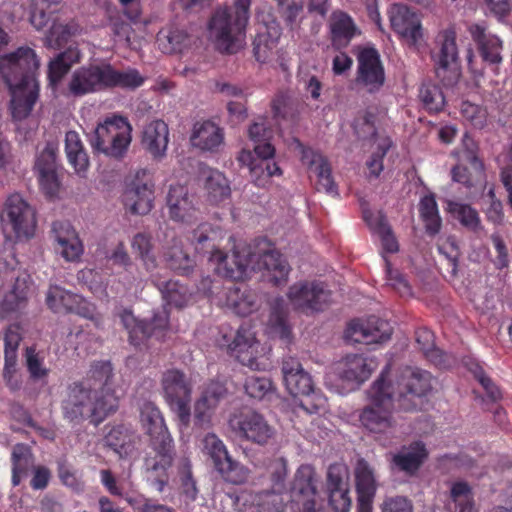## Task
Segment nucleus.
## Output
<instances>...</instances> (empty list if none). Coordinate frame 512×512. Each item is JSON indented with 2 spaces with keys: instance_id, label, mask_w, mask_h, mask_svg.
<instances>
[{
  "instance_id": "27",
  "label": "nucleus",
  "mask_w": 512,
  "mask_h": 512,
  "mask_svg": "<svg viewBox=\"0 0 512 512\" xmlns=\"http://www.w3.org/2000/svg\"><path fill=\"white\" fill-rule=\"evenodd\" d=\"M120 318L129 333L131 344L135 346H139L142 341L153 335L160 339L162 331L168 327V313L166 309L155 313L149 326L137 320L129 310L123 311Z\"/></svg>"
},
{
  "instance_id": "13",
  "label": "nucleus",
  "mask_w": 512,
  "mask_h": 512,
  "mask_svg": "<svg viewBox=\"0 0 512 512\" xmlns=\"http://www.w3.org/2000/svg\"><path fill=\"white\" fill-rule=\"evenodd\" d=\"M220 288L218 282L207 277L202 280L199 290L209 295L216 304L225 306L238 315L245 316L253 311L256 298L253 293L247 290L241 291L232 282L225 286L221 292L218 291Z\"/></svg>"
},
{
  "instance_id": "39",
  "label": "nucleus",
  "mask_w": 512,
  "mask_h": 512,
  "mask_svg": "<svg viewBox=\"0 0 512 512\" xmlns=\"http://www.w3.org/2000/svg\"><path fill=\"white\" fill-rule=\"evenodd\" d=\"M314 469L311 465H301L295 475L293 484V493L299 498H303L302 504L305 512H315L314 497L316 488L313 484ZM298 502L301 499H297Z\"/></svg>"
},
{
  "instance_id": "19",
  "label": "nucleus",
  "mask_w": 512,
  "mask_h": 512,
  "mask_svg": "<svg viewBox=\"0 0 512 512\" xmlns=\"http://www.w3.org/2000/svg\"><path fill=\"white\" fill-rule=\"evenodd\" d=\"M437 43L440 47L435 59L437 76L445 85H453L460 78L455 31L451 28L441 31L437 36Z\"/></svg>"
},
{
  "instance_id": "62",
  "label": "nucleus",
  "mask_w": 512,
  "mask_h": 512,
  "mask_svg": "<svg viewBox=\"0 0 512 512\" xmlns=\"http://www.w3.org/2000/svg\"><path fill=\"white\" fill-rule=\"evenodd\" d=\"M25 361L30 377L34 381H41L47 377L49 369L44 365V357L34 348L26 349Z\"/></svg>"
},
{
  "instance_id": "42",
  "label": "nucleus",
  "mask_w": 512,
  "mask_h": 512,
  "mask_svg": "<svg viewBox=\"0 0 512 512\" xmlns=\"http://www.w3.org/2000/svg\"><path fill=\"white\" fill-rule=\"evenodd\" d=\"M190 43V35L183 28L175 25L164 27L157 35L158 47L166 54L182 52Z\"/></svg>"
},
{
  "instance_id": "51",
  "label": "nucleus",
  "mask_w": 512,
  "mask_h": 512,
  "mask_svg": "<svg viewBox=\"0 0 512 512\" xmlns=\"http://www.w3.org/2000/svg\"><path fill=\"white\" fill-rule=\"evenodd\" d=\"M12 483L18 486L27 476L28 470L33 466L30 449L24 444H18L12 452Z\"/></svg>"
},
{
  "instance_id": "36",
  "label": "nucleus",
  "mask_w": 512,
  "mask_h": 512,
  "mask_svg": "<svg viewBox=\"0 0 512 512\" xmlns=\"http://www.w3.org/2000/svg\"><path fill=\"white\" fill-rule=\"evenodd\" d=\"M141 143L153 158H163L169 143L168 125L162 120L150 121L143 128Z\"/></svg>"
},
{
  "instance_id": "28",
  "label": "nucleus",
  "mask_w": 512,
  "mask_h": 512,
  "mask_svg": "<svg viewBox=\"0 0 512 512\" xmlns=\"http://www.w3.org/2000/svg\"><path fill=\"white\" fill-rule=\"evenodd\" d=\"M67 89L74 97L105 89L104 64L83 66L74 70L69 76Z\"/></svg>"
},
{
  "instance_id": "24",
  "label": "nucleus",
  "mask_w": 512,
  "mask_h": 512,
  "mask_svg": "<svg viewBox=\"0 0 512 512\" xmlns=\"http://www.w3.org/2000/svg\"><path fill=\"white\" fill-rule=\"evenodd\" d=\"M357 62V84L368 92L380 89L385 81V72L378 51L374 47L360 49Z\"/></svg>"
},
{
  "instance_id": "29",
  "label": "nucleus",
  "mask_w": 512,
  "mask_h": 512,
  "mask_svg": "<svg viewBox=\"0 0 512 512\" xmlns=\"http://www.w3.org/2000/svg\"><path fill=\"white\" fill-rule=\"evenodd\" d=\"M301 152V162L311 173L317 177V189L329 195H337V189L333 181L330 167L325 158L318 152L305 148L298 143Z\"/></svg>"
},
{
  "instance_id": "47",
  "label": "nucleus",
  "mask_w": 512,
  "mask_h": 512,
  "mask_svg": "<svg viewBox=\"0 0 512 512\" xmlns=\"http://www.w3.org/2000/svg\"><path fill=\"white\" fill-rule=\"evenodd\" d=\"M419 213L426 232L432 236L438 234L442 226V218L433 194H427L420 199Z\"/></svg>"
},
{
  "instance_id": "3",
  "label": "nucleus",
  "mask_w": 512,
  "mask_h": 512,
  "mask_svg": "<svg viewBox=\"0 0 512 512\" xmlns=\"http://www.w3.org/2000/svg\"><path fill=\"white\" fill-rule=\"evenodd\" d=\"M38 67L39 59L28 47L0 56V74L11 91V112L15 120L26 118L36 103L39 84L34 71Z\"/></svg>"
},
{
  "instance_id": "7",
  "label": "nucleus",
  "mask_w": 512,
  "mask_h": 512,
  "mask_svg": "<svg viewBox=\"0 0 512 512\" xmlns=\"http://www.w3.org/2000/svg\"><path fill=\"white\" fill-rule=\"evenodd\" d=\"M389 373L390 366H387L368 389V404L359 416L361 424L374 434L387 433L393 427L391 413L397 400Z\"/></svg>"
},
{
  "instance_id": "33",
  "label": "nucleus",
  "mask_w": 512,
  "mask_h": 512,
  "mask_svg": "<svg viewBox=\"0 0 512 512\" xmlns=\"http://www.w3.org/2000/svg\"><path fill=\"white\" fill-rule=\"evenodd\" d=\"M105 442L121 459L135 460L138 457V435L128 426L116 425L110 429Z\"/></svg>"
},
{
  "instance_id": "11",
  "label": "nucleus",
  "mask_w": 512,
  "mask_h": 512,
  "mask_svg": "<svg viewBox=\"0 0 512 512\" xmlns=\"http://www.w3.org/2000/svg\"><path fill=\"white\" fill-rule=\"evenodd\" d=\"M132 141V126L126 117L112 115L100 122L90 135L92 148L112 157H122Z\"/></svg>"
},
{
  "instance_id": "60",
  "label": "nucleus",
  "mask_w": 512,
  "mask_h": 512,
  "mask_svg": "<svg viewBox=\"0 0 512 512\" xmlns=\"http://www.w3.org/2000/svg\"><path fill=\"white\" fill-rule=\"evenodd\" d=\"M419 96L424 107L431 112L440 111L445 104L443 92L438 86L433 84L423 85Z\"/></svg>"
},
{
  "instance_id": "55",
  "label": "nucleus",
  "mask_w": 512,
  "mask_h": 512,
  "mask_svg": "<svg viewBox=\"0 0 512 512\" xmlns=\"http://www.w3.org/2000/svg\"><path fill=\"white\" fill-rule=\"evenodd\" d=\"M216 470L221 474L226 482L231 484L240 485L248 481L250 471L247 467L234 461L231 456L226 458Z\"/></svg>"
},
{
  "instance_id": "38",
  "label": "nucleus",
  "mask_w": 512,
  "mask_h": 512,
  "mask_svg": "<svg viewBox=\"0 0 512 512\" xmlns=\"http://www.w3.org/2000/svg\"><path fill=\"white\" fill-rule=\"evenodd\" d=\"M329 30L332 44L336 48L346 47L360 33L352 17L340 10L331 14Z\"/></svg>"
},
{
  "instance_id": "37",
  "label": "nucleus",
  "mask_w": 512,
  "mask_h": 512,
  "mask_svg": "<svg viewBox=\"0 0 512 512\" xmlns=\"http://www.w3.org/2000/svg\"><path fill=\"white\" fill-rule=\"evenodd\" d=\"M362 214L371 232L379 238L383 250L388 253L397 252L398 242L382 212L363 207Z\"/></svg>"
},
{
  "instance_id": "30",
  "label": "nucleus",
  "mask_w": 512,
  "mask_h": 512,
  "mask_svg": "<svg viewBox=\"0 0 512 512\" xmlns=\"http://www.w3.org/2000/svg\"><path fill=\"white\" fill-rule=\"evenodd\" d=\"M52 231L56 242V251L66 261L79 260L84 248L74 227L69 222L58 221L53 223Z\"/></svg>"
},
{
  "instance_id": "2",
  "label": "nucleus",
  "mask_w": 512,
  "mask_h": 512,
  "mask_svg": "<svg viewBox=\"0 0 512 512\" xmlns=\"http://www.w3.org/2000/svg\"><path fill=\"white\" fill-rule=\"evenodd\" d=\"M209 263L218 276L243 280L253 272L260 271L265 280L275 285L285 283L290 272V266L280 253L273 250L253 251L246 244L235 245L231 257L220 250H213Z\"/></svg>"
},
{
  "instance_id": "34",
  "label": "nucleus",
  "mask_w": 512,
  "mask_h": 512,
  "mask_svg": "<svg viewBox=\"0 0 512 512\" xmlns=\"http://www.w3.org/2000/svg\"><path fill=\"white\" fill-rule=\"evenodd\" d=\"M191 145L204 152H217L224 143L223 129L213 121H198L190 135Z\"/></svg>"
},
{
  "instance_id": "41",
  "label": "nucleus",
  "mask_w": 512,
  "mask_h": 512,
  "mask_svg": "<svg viewBox=\"0 0 512 512\" xmlns=\"http://www.w3.org/2000/svg\"><path fill=\"white\" fill-rule=\"evenodd\" d=\"M428 457V450L425 445L416 441L408 446H404L393 457V463L401 471L408 474H414Z\"/></svg>"
},
{
  "instance_id": "10",
  "label": "nucleus",
  "mask_w": 512,
  "mask_h": 512,
  "mask_svg": "<svg viewBox=\"0 0 512 512\" xmlns=\"http://www.w3.org/2000/svg\"><path fill=\"white\" fill-rule=\"evenodd\" d=\"M0 221L8 241H28L36 233V210L20 193L14 192L6 197Z\"/></svg>"
},
{
  "instance_id": "9",
  "label": "nucleus",
  "mask_w": 512,
  "mask_h": 512,
  "mask_svg": "<svg viewBox=\"0 0 512 512\" xmlns=\"http://www.w3.org/2000/svg\"><path fill=\"white\" fill-rule=\"evenodd\" d=\"M269 134L264 123L251 125L248 135L254 142V151L258 158L249 150H242L238 156L239 162L249 168L251 179L258 187H266L271 177L282 174L277 163L269 161L275 154V148L268 142Z\"/></svg>"
},
{
  "instance_id": "1",
  "label": "nucleus",
  "mask_w": 512,
  "mask_h": 512,
  "mask_svg": "<svg viewBox=\"0 0 512 512\" xmlns=\"http://www.w3.org/2000/svg\"><path fill=\"white\" fill-rule=\"evenodd\" d=\"M123 394L124 389L113 373L111 363L95 362L89 370L86 386L74 383L69 387L63 411L70 420L89 415L98 424L118 409Z\"/></svg>"
},
{
  "instance_id": "31",
  "label": "nucleus",
  "mask_w": 512,
  "mask_h": 512,
  "mask_svg": "<svg viewBox=\"0 0 512 512\" xmlns=\"http://www.w3.org/2000/svg\"><path fill=\"white\" fill-rule=\"evenodd\" d=\"M35 171L37 172L41 189L48 196H55L59 190L60 183L57 175L56 150L52 145L46 146L37 156Z\"/></svg>"
},
{
  "instance_id": "53",
  "label": "nucleus",
  "mask_w": 512,
  "mask_h": 512,
  "mask_svg": "<svg viewBox=\"0 0 512 512\" xmlns=\"http://www.w3.org/2000/svg\"><path fill=\"white\" fill-rule=\"evenodd\" d=\"M284 300L277 298L272 306V312L267 327V333L271 337H277L282 340H288L290 336V328L285 320Z\"/></svg>"
},
{
  "instance_id": "40",
  "label": "nucleus",
  "mask_w": 512,
  "mask_h": 512,
  "mask_svg": "<svg viewBox=\"0 0 512 512\" xmlns=\"http://www.w3.org/2000/svg\"><path fill=\"white\" fill-rule=\"evenodd\" d=\"M469 32L473 40L478 43L485 61L501 62L502 43L496 35L487 33L485 25L479 23L470 25Z\"/></svg>"
},
{
  "instance_id": "5",
  "label": "nucleus",
  "mask_w": 512,
  "mask_h": 512,
  "mask_svg": "<svg viewBox=\"0 0 512 512\" xmlns=\"http://www.w3.org/2000/svg\"><path fill=\"white\" fill-rule=\"evenodd\" d=\"M250 4L251 0H234L233 12L227 8L215 11L208 25V37L218 50L236 53L244 46Z\"/></svg>"
},
{
  "instance_id": "15",
  "label": "nucleus",
  "mask_w": 512,
  "mask_h": 512,
  "mask_svg": "<svg viewBox=\"0 0 512 512\" xmlns=\"http://www.w3.org/2000/svg\"><path fill=\"white\" fill-rule=\"evenodd\" d=\"M432 377L427 371L406 367L396 379V400L399 408L412 409L416 406L414 398L425 396L432 387Z\"/></svg>"
},
{
  "instance_id": "50",
  "label": "nucleus",
  "mask_w": 512,
  "mask_h": 512,
  "mask_svg": "<svg viewBox=\"0 0 512 512\" xmlns=\"http://www.w3.org/2000/svg\"><path fill=\"white\" fill-rule=\"evenodd\" d=\"M391 147V140L384 134L374 133L371 138L372 154L367 161L369 174L378 177L383 170V158Z\"/></svg>"
},
{
  "instance_id": "32",
  "label": "nucleus",
  "mask_w": 512,
  "mask_h": 512,
  "mask_svg": "<svg viewBox=\"0 0 512 512\" xmlns=\"http://www.w3.org/2000/svg\"><path fill=\"white\" fill-rule=\"evenodd\" d=\"M226 394L221 382H211L194 405V423L200 428L208 427L219 401Z\"/></svg>"
},
{
  "instance_id": "43",
  "label": "nucleus",
  "mask_w": 512,
  "mask_h": 512,
  "mask_svg": "<svg viewBox=\"0 0 512 512\" xmlns=\"http://www.w3.org/2000/svg\"><path fill=\"white\" fill-rule=\"evenodd\" d=\"M445 202L446 211L455 219H457L462 226L476 234H481L484 232L481 218L475 208L469 204L451 199H447Z\"/></svg>"
},
{
  "instance_id": "45",
  "label": "nucleus",
  "mask_w": 512,
  "mask_h": 512,
  "mask_svg": "<svg viewBox=\"0 0 512 512\" xmlns=\"http://www.w3.org/2000/svg\"><path fill=\"white\" fill-rule=\"evenodd\" d=\"M65 152L68 161L75 169V172L84 176L89 167V159L77 132L68 131L66 133Z\"/></svg>"
},
{
  "instance_id": "54",
  "label": "nucleus",
  "mask_w": 512,
  "mask_h": 512,
  "mask_svg": "<svg viewBox=\"0 0 512 512\" xmlns=\"http://www.w3.org/2000/svg\"><path fill=\"white\" fill-rule=\"evenodd\" d=\"M58 9L59 3L57 1L32 0L31 24L38 30L44 28Z\"/></svg>"
},
{
  "instance_id": "21",
  "label": "nucleus",
  "mask_w": 512,
  "mask_h": 512,
  "mask_svg": "<svg viewBox=\"0 0 512 512\" xmlns=\"http://www.w3.org/2000/svg\"><path fill=\"white\" fill-rule=\"evenodd\" d=\"M387 15L391 29L409 45H416L423 37L420 16L409 6L394 3L389 6Z\"/></svg>"
},
{
  "instance_id": "6",
  "label": "nucleus",
  "mask_w": 512,
  "mask_h": 512,
  "mask_svg": "<svg viewBox=\"0 0 512 512\" xmlns=\"http://www.w3.org/2000/svg\"><path fill=\"white\" fill-rule=\"evenodd\" d=\"M250 4L251 0H234L233 12L227 8L215 11L208 25V37L218 50L236 53L244 46Z\"/></svg>"
},
{
  "instance_id": "56",
  "label": "nucleus",
  "mask_w": 512,
  "mask_h": 512,
  "mask_svg": "<svg viewBox=\"0 0 512 512\" xmlns=\"http://www.w3.org/2000/svg\"><path fill=\"white\" fill-rule=\"evenodd\" d=\"M357 494H375L377 485L373 469L363 460H358L355 467Z\"/></svg>"
},
{
  "instance_id": "23",
  "label": "nucleus",
  "mask_w": 512,
  "mask_h": 512,
  "mask_svg": "<svg viewBox=\"0 0 512 512\" xmlns=\"http://www.w3.org/2000/svg\"><path fill=\"white\" fill-rule=\"evenodd\" d=\"M145 175V170H138L122 194L123 205L132 214L145 215L153 207V185L144 179Z\"/></svg>"
},
{
  "instance_id": "16",
  "label": "nucleus",
  "mask_w": 512,
  "mask_h": 512,
  "mask_svg": "<svg viewBox=\"0 0 512 512\" xmlns=\"http://www.w3.org/2000/svg\"><path fill=\"white\" fill-rule=\"evenodd\" d=\"M290 304L304 313L323 310L330 302V291L319 281H300L289 288Z\"/></svg>"
},
{
  "instance_id": "20",
  "label": "nucleus",
  "mask_w": 512,
  "mask_h": 512,
  "mask_svg": "<svg viewBox=\"0 0 512 512\" xmlns=\"http://www.w3.org/2000/svg\"><path fill=\"white\" fill-rule=\"evenodd\" d=\"M391 334L392 327L389 322L371 316L352 320L345 330V339L352 343L372 345L388 341Z\"/></svg>"
},
{
  "instance_id": "57",
  "label": "nucleus",
  "mask_w": 512,
  "mask_h": 512,
  "mask_svg": "<svg viewBox=\"0 0 512 512\" xmlns=\"http://www.w3.org/2000/svg\"><path fill=\"white\" fill-rule=\"evenodd\" d=\"M77 31L78 26L75 23L62 24L54 20L46 35L45 42L51 48H59L67 43L69 38Z\"/></svg>"
},
{
  "instance_id": "49",
  "label": "nucleus",
  "mask_w": 512,
  "mask_h": 512,
  "mask_svg": "<svg viewBox=\"0 0 512 512\" xmlns=\"http://www.w3.org/2000/svg\"><path fill=\"white\" fill-rule=\"evenodd\" d=\"M155 285L168 305L180 308L187 305L191 300L192 294L187 287L177 281L170 280L164 282L155 280Z\"/></svg>"
},
{
  "instance_id": "8",
  "label": "nucleus",
  "mask_w": 512,
  "mask_h": 512,
  "mask_svg": "<svg viewBox=\"0 0 512 512\" xmlns=\"http://www.w3.org/2000/svg\"><path fill=\"white\" fill-rule=\"evenodd\" d=\"M282 375L287 391L294 397L295 411L306 414L324 410L326 397L315 389L311 375L298 359L287 357L282 362Z\"/></svg>"
},
{
  "instance_id": "14",
  "label": "nucleus",
  "mask_w": 512,
  "mask_h": 512,
  "mask_svg": "<svg viewBox=\"0 0 512 512\" xmlns=\"http://www.w3.org/2000/svg\"><path fill=\"white\" fill-rule=\"evenodd\" d=\"M227 346L242 365L252 370H265L268 367V350L256 340L255 332L250 325L243 324L234 340Z\"/></svg>"
},
{
  "instance_id": "4",
  "label": "nucleus",
  "mask_w": 512,
  "mask_h": 512,
  "mask_svg": "<svg viewBox=\"0 0 512 512\" xmlns=\"http://www.w3.org/2000/svg\"><path fill=\"white\" fill-rule=\"evenodd\" d=\"M141 426L150 437L154 457L145 459V467L149 473V480L156 490L163 491L168 480V469L174 459L173 438L165 423L159 408L152 402H144L140 407Z\"/></svg>"
},
{
  "instance_id": "46",
  "label": "nucleus",
  "mask_w": 512,
  "mask_h": 512,
  "mask_svg": "<svg viewBox=\"0 0 512 512\" xmlns=\"http://www.w3.org/2000/svg\"><path fill=\"white\" fill-rule=\"evenodd\" d=\"M82 55L78 48H68L66 51L60 53L49 64L48 78L50 85L56 86L62 77L67 73L69 68L79 62Z\"/></svg>"
},
{
  "instance_id": "22",
  "label": "nucleus",
  "mask_w": 512,
  "mask_h": 512,
  "mask_svg": "<svg viewBox=\"0 0 512 512\" xmlns=\"http://www.w3.org/2000/svg\"><path fill=\"white\" fill-rule=\"evenodd\" d=\"M378 367L374 358L350 354L333 366V374L341 380L349 390L359 387Z\"/></svg>"
},
{
  "instance_id": "25",
  "label": "nucleus",
  "mask_w": 512,
  "mask_h": 512,
  "mask_svg": "<svg viewBox=\"0 0 512 512\" xmlns=\"http://www.w3.org/2000/svg\"><path fill=\"white\" fill-rule=\"evenodd\" d=\"M166 206L170 219L184 226L193 225L198 218V210L194 198L188 193L186 186L170 184L166 197Z\"/></svg>"
},
{
  "instance_id": "58",
  "label": "nucleus",
  "mask_w": 512,
  "mask_h": 512,
  "mask_svg": "<svg viewBox=\"0 0 512 512\" xmlns=\"http://www.w3.org/2000/svg\"><path fill=\"white\" fill-rule=\"evenodd\" d=\"M131 246L133 251L138 253L147 272H151L156 267V260L151 254L150 238L143 233H138L133 237Z\"/></svg>"
},
{
  "instance_id": "18",
  "label": "nucleus",
  "mask_w": 512,
  "mask_h": 512,
  "mask_svg": "<svg viewBox=\"0 0 512 512\" xmlns=\"http://www.w3.org/2000/svg\"><path fill=\"white\" fill-rule=\"evenodd\" d=\"M229 425L238 436L258 445L267 444L275 434L274 428L255 411H243L229 420Z\"/></svg>"
},
{
  "instance_id": "12",
  "label": "nucleus",
  "mask_w": 512,
  "mask_h": 512,
  "mask_svg": "<svg viewBox=\"0 0 512 512\" xmlns=\"http://www.w3.org/2000/svg\"><path fill=\"white\" fill-rule=\"evenodd\" d=\"M163 395L170 410L179 420V428H187L190 422L192 385L185 374L177 369L167 370L162 376Z\"/></svg>"
},
{
  "instance_id": "48",
  "label": "nucleus",
  "mask_w": 512,
  "mask_h": 512,
  "mask_svg": "<svg viewBox=\"0 0 512 512\" xmlns=\"http://www.w3.org/2000/svg\"><path fill=\"white\" fill-rule=\"evenodd\" d=\"M207 197L212 203H219L230 195V187L223 173L207 169L203 172Z\"/></svg>"
},
{
  "instance_id": "44",
  "label": "nucleus",
  "mask_w": 512,
  "mask_h": 512,
  "mask_svg": "<svg viewBox=\"0 0 512 512\" xmlns=\"http://www.w3.org/2000/svg\"><path fill=\"white\" fill-rule=\"evenodd\" d=\"M105 88L120 87L123 89H135L144 83V77L135 69L119 71L110 64H104Z\"/></svg>"
},
{
  "instance_id": "26",
  "label": "nucleus",
  "mask_w": 512,
  "mask_h": 512,
  "mask_svg": "<svg viewBox=\"0 0 512 512\" xmlns=\"http://www.w3.org/2000/svg\"><path fill=\"white\" fill-rule=\"evenodd\" d=\"M329 504L334 512H350L349 470L343 463L330 465L327 473Z\"/></svg>"
},
{
  "instance_id": "17",
  "label": "nucleus",
  "mask_w": 512,
  "mask_h": 512,
  "mask_svg": "<svg viewBox=\"0 0 512 512\" xmlns=\"http://www.w3.org/2000/svg\"><path fill=\"white\" fill-rule=\"evenodd\" d=\"M47 305L54 312H71L90 319L99 326L101 321L94 304L78 294L71 293L58 285H51L46 297Z\"/></svg>"
},
{
  "instance_id": "61",
  "label": "nucleus",
  "mask_w": 512,
  "mask_h": 512,
  "mask_svg": "<svg viewBox=\"0 0 512 512\" xmlns=\"http://www.w3.org/2000/svg\"><path fill=\"white\" fill-rule=\"evenodd\" d=\"M460 113L465 121L473 127L482 129L487 124V110L469 101H463L460 106Z\"/></svg>"
},
{
  "instance_id": "63",
  "label": "nucleus",
  "mask_w": 512,
  "mask_h": 512,
  "mask_svg": "<svg viewBox=\"0 0 512 512\" xmlns=\"http://www.w3.org/2000/svg\"><path fill=\"white\" fill-rule=\"evenodd\" d=\"M437 246L439 253L445 257L451 266V272L453 274L456 273L460 257V248L455 237L442 236L440 237Z\"/></svg>"
},
{
  "instance_id": "59",
  "label": "nucleus",
  "mask_w": 512,
  "mask_h": 512,
  "mask_svg": "<svg viewBox=\"0 0 512 512\" xmlns=\"http://www.w3.org/2000/svg\"><path fill=\"white\" fill-rule=\"evenodd\" d=\"M203 447L205 452L213 460L215 468L230 457L228 450L223 441L214 433L207 434L203 439Z\"/></svg>"
},
{
  "instance_id": "35",
  "label": "nucleus",
  "mask_w": 512,
  "mask_h": 512,
  "mask_svg": "<svg viewBox=\"0 0 512 512\" xmlns=\"http://www.w3.org/2000/svg\"><path fill=\"white\" fill-rule=\"evenodd\" d=\"M29 290V277L26 275L17 277L0 301V317L2 319L16 318L25 307Z\"/></svg>"
},
{
  "instance_id": "52",
  "label": "nucleus",
  "mask_w": 512,
  "mask_h": 512,
  "mask_svg": "<svg viewBox=\"0 0 512 512\" xmlns=\"http://www.w3.org/2000/svg\"><path fill=\"white\" fill-rule=\"evenodd\" d=\"M448 509L452 512H478L473 506L471 489L465 482H456L451 487Z\"/></svg>"
},
{
  "instance_id": "64",
  "label": "nucleus",
  "mask_w": 512,
  "mask_h": 512,
  "mask_svg": "<svg viewBox=\"0 0 512 512\" xmlns=\"http://www.w3.org/2000/svg\"><path fill=\"white\" fill-rule=\"evenodd\" d=\"M244 388L251 398L259 400L273 392L272 382L266 377L250 376L246 379Z\"/></svg>"
}]
</instances>
